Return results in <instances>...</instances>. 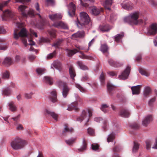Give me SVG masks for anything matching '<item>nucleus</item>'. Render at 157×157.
I'll return each mask as SVG.
<instances>
[{
    "mask_svg": "<svg viewBox=\"0 0 157 157\" xmlns=\"http://www.w3.org/2000/svg\"><path fill=\"white\" fill-rule=\"evenodd\" d=\"M27 144L26 141L22 140L21 138L17 137L11 142L12 147L14 150H19L23 148Z\"/></svg>",
    "mask_w": 157,
    "mask_h": 157,
    "instance_id": "f257e3e1",
    "label": "nucleus"
},
{
    "mask_svg": "<svg viewBox=\"0 0 157 157\" xmlns=\"http://www.w3.org/2000/svg\"><path fill=\"white\" fill-rule=\"evenodd\" d=\"M67 53V55L69 57L72 56L74 55L77 52H79L81 55L79 56V57L82 59H92V57L91 56H88L84 54L82 52L79 51L76 49H74L73 50L66 49Z\"/></svg>",
    "mask_w": 157,
    "mask_h": 157,
    "instance_id": "f03ea898",
    "label": "nucleus"
},
{
    "mask_svg": "<svg viewBox=\"0 0 157 157\" xmlns=\"http://www.w3.org/2000/svg\"><path fill=\"white\" fill-rule=\"evenodd\" d=\"M56 85L60 88H62V95L64 98L67 97L69 93L70 88L67 83L61 80H58L56 82Z\"/></svg>",
    "mask_w": 157,
    "mask_h": 157,
    "instance_id": "7ed1b4c3",
    "label": "nucleus"
},
{
    "mask_svg": "<svg viewBox=\"0 0 157 157\" xmlns=\"http://www.w3.org/2000/svg\"><path fill=\"white\" fill-rule=\"evenodd\" d=\"M88 113L84 110L82 111L81 117L77 118V121H78L82 122L83 120L85 119L86 117L87 119V122L89 120L90 117H91L92 113V110L91 109H89L87 110Z\"/></svg>",
    "mask_w": 157,
    "mask_h": 157,
    "instance_id": "20e7f679",
    "label": "nucleus"
},
{
    "mask_svg": "<svg viewBox=\"0 0 157 157\" xmlns=\"http://www.w3.org/2000/svg\"><path fill=\"white\" fill-rule=\"evenodd\" d=\"M18 30L15 29L14 30V37L16 39H18L19 37H28V32L26 29L23 28L21 29L20 31L18 33Z\"/></svg>",
    "mask_w": 157,
    "mask_h": 157,
    "instance_id": "39448f33",
    "label": "nucleus"
},
{
    "mask_svg": "<svg viewBox=\"0 0 157 157\" xmlns=\"http://www.w3.org/2000/svg\"><path fill=\"white\" fill-rule=\"evenodd\" d=\"M147 20H124V23L130 25H140L144 26L146 24Z\"/></svg>",
    "mask_w": 157,
    "mask_h": 157,
    "instance_id": "423d86ee",
    "label": "nucleus"
},
{
    "mask_svg": "<svg viewBox=\"0 0 157 157\" xmlns=\"http://www.w3.org/2000/svg\"><path fill=\"white\" fill-rule=\"evenodd\" d=\"M107 91L110 97L112 99H113V95L114 94L117 90V87L109 83H107Z\"/></svg>",
    "mask_w": 157,
    "mask_h": 157,
    "instance_id": "0eeeda50",
    "label": "nucleus"
},
{
    "mask_svg": "<svg viewBox=\"0 0 157 157\" xmlns=\"http://www.w3.org/2000/svg\"><path fill=\"white\" fill-rule=\"evenodd\" d=\"M130 71V67L128 66L125 70L119 76L118 78L120 79L125 80L127 79Z\"/></svg>",
    "mask_w": 157,
    "mask_h": 157,
    "instance_id": "6e6552de",
    "label": "nucleus"
},
{
    "mask_svg": "<svg viewBox=\"0 0 157 157\" xmlns=\"http://www.w3.org/2000/svg\"><path fill=\"white\" fill-rule=\"evenodd\" d=\"M68 9V14L70 17H73L75 14V5L73 3H70L67 6Z\"/></svg>",
    "mask_w": 157,
    "mask_h": 157,
    "instance_id": "1a4fd4ad",
    "label": "nucleus"
},
{
    "mask_svg": "<svg viewBox=\"0 0 157 157\" xmlns=\"http://www.w3.org/2000/svg\"><path fill=\"white\" fill-rule=\"evenodd\" d=\"M122 7L127 10H132L133 8V4L130 2L124 1L121 4Z\"/></svg>",
    "mask_w": 157,
    "mask_h": 157,
    "instance_id": "9d476101",
    "label": "nucleus"
},
{
    "mask_svg": "<svg viewBox=\"0 0 157 157\" xmlns=\"http://www.w3.org/2000/svg\"><path fill=\"white\" fill-rule=\"evenodd\" d=\"M148 33L150 35H155L157 33V23H153L150 25Z\"/></svg>",
    "mask_w": 157,
    "mask_h": 157,
    "instance_id": "9b49d317",
    "label": "nucleus"
},
{
    "mask_svg": "<svg viewBox=\"0 0 157 157\" xmlns=\"http://www.w3.org/2000/svg\"><path fill=\"white\" fill-rule=\"evenodd\" d=\"M139 17V13L138 12L132 13L125 17L124 20H137Z\"/></svg>",
    "mask_w": 157,
    "mask_h": 157,
    "instance_id": "f8f14e48",
    "label": "nucleus"
},
{
    "mask_svg": "<svg viewBox=\"0 0 157 157\" xmlns=\"http://www.w3.org/2000/svg\"><path fill=\"white\" fill-rule=\"evenodd\" d=\"M102 11V9L100 8H97V7L93 6L90 7V13L94 15H98L101 11Z\"/></svg>",
    "mask_w": 157,
    "mask_h": 157,
    "instance_id": "ddd939ff",
    "label": "nucleus"
},
{
    "mask_svg": "<svg viewBox=\"0 0 157 157\" xmlns=\"http://www.w3.org/2000/svg\"><path fill=\"white\" fill-rule=\"evenodd\" d=\"M152 115H147L146 116L143 121L142 124L144 126H146L148 124L152 121Z\"/></svg>",
    "mask_w": 157,
    "mask_h": 157,
    "instance_id": "4468645a",
    "label": "nucleus"
},
{
    "mask_svg": "<svg viewBox=\"0 0 157 157\" xmlns=\"http://www.w3.org/2000/svg\"><path fill=\"white\" fill-rule=\"evenodd\" d=\"M53 25L58 28L67 29L68 28L67 25L61 21L54 22Z\"/></svg>",
    "mask_w": 157,
    "mask_h": 157,
    "instance_id": "2eb2a0df",
    "label": "nucleus"
},
{
    "mask_svg": "<svg viewBox=\"0 0 157 157\" xmlns=\"http://www.w3.org/2000/svg\"><path fill=\"white\" fill-rule=\"evenodd\" d=\"M99 29L103 32L109 31L111 27L108 24L104 23L99 26Z\"/></svg>",
    "mask_w": 157,
    "mask_h": 157,
    "instance_id": "dca6fc26",
    "label": "nucleus"
},
{
    "mask_svg": "<svg viewBox=\"0 0 157 157\" xmlns=\"http://www.w3.org/2000/svg\"><path fill=\"white\" fill-rule=\"evenodd\" d=\"M67 109L70 111L74 110L76 111L79 110V108L78 107V103L77 102H74L69 105Z\"/></svg>",
    "mask_w": 157,
    "mask_h": 157,
    "instance_id": "f3484780",
    "label": "nucleus"
},
{
    "mask_svg": "<svg viewBox=\"0 0 157 157\" xmlns=\"http://www.w3.org/2000/svg\"><path fill=\"white\" fill-rule=\"evenodd\" d=\"M67 65L68 66L69 72L71 77L72 79L74 80V77L76 75L75 69L72 65H70L69 64H67Z\"/></svg>",
    "mask_w": 157,
    "mask_h": 157,
    "instance_id": "a211bd4d",
    "label": "nucleus"
},
{
    "mask_svg": "<svg viewBox=\"0 0 157 157\" xmlns=\"http://www.w3.org/2000/svg\"><path fill=\"white\" fill-rule=\"evenodd\" d=\"M90 20H77L76 23L78 27L81 28L88 25Z\"/></svg>",
    "mask_w": 157,
    "mask_h": 157,
    "instance_id": "6ab92c4d",
    "label": "nucleus"
},
{
    "mask_svg": "<svg viewBox=\"0 0 157 157\" xmlns=\"http://www.w3.org/2000/svg\"><path fill=\"white\" fill-rule=\"evenodd\" d=\"M38 22H36L37 24L35 25V26L40 29H43L44 28L45 25V20H38Z\"/></svg>",
    "mask_w": 157,
    "mask_h": 157,
    "instance_id": "aec40b11",
    "label": "nucleus"
},
{
    "mask_svg": "<svg viewBox=\"0 0 157 157\" xmlns=\"http://www.w3.org/2000/svg\"><path fill=\"white\" fill-rule=\"evenodd\" d=\"M140 85H138L137 86L132 87L131 89L132 91L133 94L138 95L140 93Z\"/></svg>",
    "mask_w": 157,
    "mask_h": 157,
    "instance_id": "412c9836",
    "label": "nucleus"
},
{
    "mask_svg": "<svg viewBox=\"0 0 157 157\" xmlns=\"http://www.w3.org/2000/svg\"><path fill=\"white\" fill-rule=\"evenodd\" d=\"M13 63V61L11 58L7 57L5 59L2 64L5 66H9L11 65Z\"/></svg>",
    "mask_w": 157,
    "mask_h": 157,
    "instance_id": "4be33fe9",
    "label": "nucleus"
},
{
    "mask_svg": "<svg viewBox=\"0 0 157 157\" xmlns=\"http://www.w3.org/2000/svg\"><path fill=\"white\" fill-rule=\"evenodd\" d=\"M52 97H50V100L53 102L57 101V92L56 90L53 89L51 93Z\"/></svg>",
    "mask_w": 157,
    "mask_h": 157,
    "instance_id": "5701e85b",
    "label": "nucleus"
},
{
    "mask_svg": "<svg viewBox=\"0 0 157 157\" xmlns=\"http://www.w3.org/2000/svg\"><path fill=\"white\" fill-rule=\"evenodd\" d=\"M45 114L51 116L55 120L57 121L58 119V115L54 112H52L48 109L45 110Z\"/></svg>",
    "mask_w": 157,
    "mask_h": 157,
    "instance_id": "b1692460",
    "label": "nucleus"
},
{
    "mask_svg": "<svg viewBox=\"0 0 157 157\" xmlns=\"http://www.w3.org/2000/svg\"><path fill=\"white\" fill-rule=\"evenodd\" d=\"M112 3L113 0H106L103 3V5L105 9L110 10V6L112 5Z\"/></svg>",
    "mask_w": 157,
    "mask_h": 157,
    "instance_id": "393cba45",
    "label": "nucleus"
},
{
    "mask_svg": "<svg viewBox=\"0 0 157 157\" xmlns=\"http://www.w3.org/2000/svg\"><path fill=\"white\" fill-rule=\"evenodd\" d=\"M108 63L110 65L115 67H119L122 65L121 63L114 61L111 59H109Z\"/></svg>",
    "mask_w": 157,
    "mask_h": 157,
    "instance_id": "a878e982",
    "label": "nucleus"
},
{
    "mask_svg": "<svg viewBox=\"0 0 157 157\" xmlns=\"http://www.w3.org/2000/svg\"><path fill=\"white\" fill-rule=\"evenodd\" d=\"M120 114L122 117H128L129 116L130 113L127 109H123L121 111Z\"/></svg>",
    "mask_w": 157,
    "mask_h": 157,
    "instance_id": "bb28decb",
    "label": "nucleus"
},
{
    "mask_svg": "<svg viewBox=\"0 0 157 157\" xmlns=\"http://www.w3.org/2000/svg\"><path fill=\"white\" fill-rule=\"evenodd\" d=\"M124 36V33L123 32H122L114 36V40L117 43L121 41V39Z\"/></svg>",
    "mask_w": 157,
    "mask_h": 157,
    "instance_id": "cd10ccee",
    "label": "nucleus"
},
{
    "mask_svg": "<svg viewBox=\"0 0 157 157\" xmlns=\"http://www.w3.org/2000/svg\"><path fill=\"white\" fill-rule=\"evenodd\" d=\"M63 17L61 13H56L55 14L51 15L49 16V18L51 19H61Z\"/></svg>",
    "mask_w": 157,
    "mask_h": 157,
    "instance_id": "c85d7f7f",
    "label": "nucleus"
},
{
    "mask_svg": "<svg viewBox=\"0 0 157 157\" xmlns=\"http://www.w3.org/2000/svg\"><path fill=\"white\" fill-rule=\"evenodd\" d=\"M81 20H90L89 16L87 13L84 12H81L80 13Z\"/></svg>",
    "mask_w": 157,
    "mask_h": 157,
    "instance_id": "c756f323",
    "label": "nucleus"
},
{
    "mask_svg": "<svg viewBox=\"0 0 157 157\" xmlns=\"http://www.w3.org/2000/svg\"><path fill=\"white\" fill-rule=\"evenodd\" d=\"M65 127L64 130L63 131V135H65V132H70L72 133L74 131L73 128H68L67 124H64Z\"/></svg>",
    "mask_w": 157,
    "mask_h": 157,
    "instance_id": "7c9ffc66",
    "label": "nucleus"
},
{
    "mask_svg": "<svg viewBox=\"0 0 157 157\" xmlns=\"http://www.w3.org/2000/svg\"><path fill=\"white\" fill-rule=\"evenodd\" d=\"M26 8V6L22 5H21L19 7V10L21 12L22 15L24 16H27V12H26L27 10H25Z\"/></svg>",
    "mask_w": 157,
    "mask_h": 157,
    "instance_id": "2f4dec72",
    "label": "nucleus"
},
{
    "mask_svg": "<svg viewBox=\"0 0 157 157\" xmlns=\"http://www.w3.org/2000/svg\"><path fill=\"white\" fill-rule=\"evenodd\" d=\"M63 41V39H59L56 40L52 45L55 48H59L61 45V44Z\"/></svg>",
    "mask_w": 157,
    "mask_h": 157,
    "instance_id": "473e14b6",
    "label": "nucleus"
},
{
    "mask_svg": "<svg viewBox=\"0 0 157 157\" xmlns=\"http://www.w3.org/2000/svg\"><path fill=\"white\" fill-rule=\"evenodd\" d=\"M86 147L87 144L86 141L85 139H83L82 146L80 149H78V151L79 152H82L86 149Z\"/></svg>",
    "mask_w": 157,
    "mask_h": 157,
    "instance_id": "72a5a7b5",
    "label": "nucleus"
},
{
    "mask_svg": "<svg viewBox=\"0 0 157 157\" xmlns=\"http://www.w3.org/2000/svg\"><path fill=\"white\" fill-rule=\"evenodd\" d=\"M100 49L102 52L104 53L107 52L108 50V47L107 45L105 44H101Z\"/></svg>",
    "mask_w": 157,
    "mask_h": 157,
    "instance_id": "f704fd0d",
    "label": "nucleus"
},
{
    "mask_svg": "<svg viewBox=\"0 0 157 157\" xmlns=\"http://www.w3.org/2000/svg\"><path fill=\"white\" fill-rule=\"evenodd\" d=\"M151 92V88L148 86L144 88V96L145 97H147L150 94Z\"/></svg>",
    "mask_w": 157,
    "mask_h": 157,
    "instance_id": "c9c22d12",
    "label": "nucleus"
},
{
    "mask_svg": "<svg viewBox=\"0 0 157 157\" xmlns=\"http://www.w3.org/2000/svg\"><path fill=\"white\" fill-rule=\"evenodd\" d=\"M77 64L80 67V68L83 70H88V67L84 65L82 62L78 61L77 62Z\"/></svg>",
    "mask_w": 157,
    "mask_h": 157,
    "instance_id": "e433bc0d",
    "label": "nucleus"
},
{
    "mask_svg": "<svg viewBox=\"0 0 157 157\" xmlns=\"http://www.w3.org/2000/svg\"><path fill=\"white\" fill-rule=\"evenodd\" d=\"M77 64L80 67V68L83 70H88V67L84 65L82 62L78 61L77 62Z\"/></svg>",
    "mask_w": 157,
    "mask_h": 157,
    "instance_id": "4c0bfd02",
    "label": "nucleus"
},
{
    "mask_svg": "<svg viewBox=\"0 0 157 157\" xmlns=\"http://www.w3.org/2000/svg\"><path fill=\"white\" fill-rule=\"evenodd\" d=\"M44 79L45 80V82L49 85H52L53 83V79L50 77L45 76L44 77Z\"/></svg>",
    "mask_w": 157,
    "mask_h": 157,
    "instance_id": "58836bf2",
    "label": "nucleus"
},
{
    "mask_svg": "<svg viewBox=\"0 0 157 157\" xmlns=\"http://www.w3.org/2000/svg\"><path fill=\"white\" fill-rule=\"evenodd\" d=\"M48 32L52 39L56 37V32L55 30L53 29L48 30Z\"/></svg>",
    "mask_w": 157,
    "mask_h": 157,
    "instance_id": "ea45409f",
    "label": "nucleus"
},
{
    "mask_svg": "<svg viewBox=\"0 0 157 157\" xmlns=\"http://www.w3.org/2000/svg\"><path fill=\"white\" fill-rule=\"evenodd\" d=\"M75 47L78 48V51H80L81 50H84L85 52H87L89 49V47L88 48H86L84 46H80L78 45H75Z\"/></svg>",
    "mask_w": 157,
    "mask_h": 157,
    "instance_id": "a19ab883",
    "label": "nucleus"
},
{
    "mask_svg": "<svg viewBox=\"0 0 157 157\" xmlns=\"http://www.w3.org/2000/svg\"><path fill=\"white\" fill-rule=\"evenodd\" d=\"M75 87L78 89L82 93H86L87 91L84 88L82 87L79 84H76Z\"/></svg>",
    "mask_w": 157,
    "mask_h": 157,
    "instance_id": "79ce46f5",
    "label": "nucleus"
},
{
    "mask_svg": "<svg viewBox=\"0 0 157 157\" xmlns=\"http://www.w3.org/2000/svg\"><path fill=\"white\" fill-rule=\"evenodd\" d=\"M10 1V0H8L6 1H3L0 2V10H2V8L5 6L7 5Z\"/></svg>",
    "mask_w": 157,
    "mask_h": 157,
    "instance_id": "37998d69",
    "label": "nucleus"
},
{
    "mask_svg": "<svg viewBox=\"0 0 157 157\" xmlns=\"http://www.w3.org/2000/svg\"><path fill=\"white\" fill-rule=\"evenodd\" d=\"M139 147V144L136 142H134V145L132 149L133 152H136L137 151Z\"/></svg>",
    "mask_w": 157,
    "mask_h": 157,
    "instance_id": "c03bdc74",
    "label": "nucleus"
},
{
    "mask_svg": "<svg viewBox=\"0 0 157 157\" xmlns=\"http://www.w3.org/2000/svg\"><path fill=\"white\" fill-rule=\"evenodd\" d=\"M10 109L12 111H14L16 110L17 108L14 105L13 101L10 102L9 104Z\"/></svg>",
    "mask_w": 157,
    "mask_h": 157,
    "instance_id": "a18cd8bd",
    "label": "nucleus"
},
{
    "mask_svg": "<svg viewBox=\"0 0 157 157\" xmlns=\"http://www.w3.org/2000/svg\"><path fill=\"white\" fill-rule=\"evenodd\" d=\"M115 134L114 133L110 134L107 138V141L108 142H112L115 138Z\"/></svg>",
    "mask_w": 157,
    "mask_h": 157,
    "instance_id": "49530a36",
    "label": "nucleus"
},
{
    "mask_svg": "<svg viewBox=\"0 0 157 157\" xmlns=\"http://www.w3.org/2000/svg\"><path fill=\"white\" fill-rule=\"evenodd\" d=\"M108 107L109 106L106 104H103L101 105V109L104 113H107V109H108Z\"/></svg>",
    "mask_w": 157,
    "mask_h": 157,
    "instance_id": "de8ad7c7",
    "label": "nucleus"
},
{
    "mask_svg": "<svg viewBox=\"0 0 157 157\" xmlns=\"http://www.w3.org/2000/svg\"><path fill=\"white\" fill-rule=\"evenodd\" d=\"M2 94L3 95L8 96L11 94V91L9 89L7 88L3 90Z\"/></svg>",
    "mask_w": 157,
    "mask_h": 157,
    "instance_id": "09e8293b",
    "label": "nucleus"
},
{
    "mask_svg": "<svg viewBox=\"0 0 157 157\" xmlns=\"http://www.w3.org/2000/svg\"><path fill=\"white\" fill-rule=\"evenodd\" d=\"M76 140V139L75 138H72L68 140H66L65 142L67 144L69 145H71L75 142Z\"/></svg>",
    "mask_w": 157,
    "mask_h": 157,
    "instance_id": "8fccbe9b",
    "label": "nucleus"
},
{
    "mask_svg": "<svg viewBox=\"0 0 157 157\" xmlns=\"http://www.w3.org/2000/svg\"><path fill=\"white\" fill-rule=\"evenodd\" d=\"M139 72L143 75H144L147 76L149 75V73L145 70L140 68L139 70Z\"/></svg>",
    "mask_w": 157,
    "mask_h": 157,
    "instance_id": "3c124183",
    "label": "nucleus"
},
{
    "mask_svg": "<svg viewBox=\"0 0 157 157\" xmlns=\"http://www.w3.org/2000/svg\"><path fill=\"white\" fill-rule=\"evenodd\" d=\"M105 76L103 72H102L100 76V80L102 85L104 84Z\"/></svg>",
    "mask_w": 157,
    "mask_h": 157,
    "instance_id": "603ef678",
    "label": "nucleus"
},
{
    "mask_svg": "<svg viewBox=\"0 0 157 157\" xmlns=\"http://www.w3.org/2000/svg\"><path fill=\"white\" fill-rule=\"evenodd\" d=\"M3 14L5 17H11V15L12 13L8 10H7L3 12Z\"/></svg>",
    "mask_w": 157,
    "mask_h": 157,
    "instance_id": "864d4df0",
    "label": "nucleus"
},
{
    "mask_svg": "<svg viewBox=\"0 0 157 157\" xmlns=\"http://www.w3.org/2000/svg\"><path fill=\"white\" fill-rule=\"evenodd\" d=\"M45 69L44 68H38L36 69V72L38 75H42L45 71Z\"/></svg>",
    "mask_w": 157,
    "mask_h": 157,
    "instance_id": "5fc2aeb1",
    "label": "nucleus"
},
{
    "mask_svg": "<svg viewBox=\"0 0 157 157\" xmlns=\"http://www.w3.org/2000/svg\"><path fill=\"white\" fill-rule=\"evenodd\" d=\"M10 76V73L7 71H6L2 74V78H8Z\"/></svg>",
    "mask_w": 157,
    "mask_h": 157,
    "instance_id": "6e6d98bb",
    "label": "nucleus"
},
{
    "mask_svg": "<svg viewBox=\"0 0 157 157\" xmlns=\"http://www.w3.org/2000/svg\"><path fill=\"white\" fill-rule=\"evenodd\" d=\"M26 12H27L26 16L29 15L30 16L32 17L34 15V11L32 9H30L29 11L27 10Z\"/></svg>",
    "mask_w": 157,
    "mask_h": 157,
    "instance_id": "4d7b16f0",
    "label": "nucleus"
},
{
    "mask_svg": "<svg viewBox=\"0 0 157 157\" xmlns=\"http://www.w3.org/2000/svg\"><path fill=\"white\" fill-rule=\"evenodd\" d=\"M56 54V51H54L52 53L48 54L47 56V59H50L52 58Z\"/></svg>",
    "mask_w": 157,
    "mask_h": 157,
    "instance_id": "13d9d810",
    "label": "nucleus"
},
{
    "mask_svg": "<svg viewBox=\"0 0 157 157\" xmlns=\"http://www.w3.org/2000/svg\"><path fill=\"white\" fill-rule=\"evenodd\" d=\"M87 132L88 134L91 136H94V130L92 128H89L87 129Z\"/></svg>",
    "mask_w": 157,
    "mask_h": 157,
    "instance_id": "bf43d9fd",
    "label": "nucleus"
},
{
    "mask_svg": "<svg viewBox=\"0 0 157 157\" xmlns=\"http://www.w3.org/2000/svg\"><path fill=\"white\" fill-rule=\"evenodd\" d=\"M131 128L133 129H137L139 128V125L136 123H133L130 125Z\"/></svg>",
    "mask_w": 157,
    "mask_h": 157,
    "instance_id": "052dcab7",
    "label": "nucleus"
},
{
    "mask_svg": "<svg viewBox=\"0 0 157 157\" xmlns=\"http://www.w3.org/2000/svg\"><path fill=\"white\" fill-rule=\"evenodd\" d=\"M156 100L155 97H154L151 99L148 102V105L150 106H152L153 104V103Z\"/></svg>",
    "mask_w": 157,
    "mask_h": 157,
    "instance_id": "680f3d73",
    "label": "nucleus"
},
{
    "mask_svg": "<svg viewBox=\"0 0 157 157\" xmlns=\"http://www.w3.org/2000/svg\"><path fill=\"white\" fill-rule=\"evenodd\" d=\"M103 125L102 128L104 130H105L108 125V122L107 120H104L103 121Z\"/></svg>",
    "mask_w": 157,
    "mask_h": 157,
    "instance_id": "e2e57ef3",
    "label": "nucleus"
},
{
    "mask_svg": "<svg viewBox=\"0 0 157 157\" xmlns=\"http://www.w3.org/2000/svg\"><path fill=\"white\" fill-rule=\"evenodd\" d=\"M16 25L18 28H21L25 26V24L22 22H17Z\"/></svg>",
    "mask_w": 157,
    "mask_h": 157,
    "instance_id": "0e129e2a",
    "label": "nucleus"
},
{
    "mask_svg": "<svg viewBox=\"0 0 157 157\" xmlns=\"http://www.w3.org/2000/svg\"><path fill=\"white\" fill-rule=\"evenodd\" d=\"M89 78L88 77V75L86 74L84 76H83L81 79V81H89Z\"/></svg>",
    "mask_w": 157,
    "mask_h": 157,
    "instance_id": "69168bd1",
    "label": "nucleus"
},
{
    "mask_svg": "<svg viewBox=\"0 0 157 157\" xmlns=\"http://www.w3.org/2000/svg\"><path fill=\"white\" fill-rule=\"evenodd\" d=\"M92 148L94 150H97L99 148V145L98 144H92L91 145Z\"/></svg>",
    "mask_w": 157,
    "mask_h": 157,
    "instance_id": "338daca9",
    "label": "nucleus"
},
{
    "mask_svg": "<svg viewBox=\"0 0 157 157\" xmlns=\"http://www.w3.org/2000/svg\"><path fill=\"white\" fill-rule=\"evenodd\" d=\"M78 34V37L80 38H82L84 36L85 33L84 31H78L77 32Z\"/></svg>",
    "mask_w": 157,
    "mask_h": 157,
    "instance_id": "774afa93",
    "label": "nucleus"
}]
</instances>
